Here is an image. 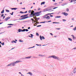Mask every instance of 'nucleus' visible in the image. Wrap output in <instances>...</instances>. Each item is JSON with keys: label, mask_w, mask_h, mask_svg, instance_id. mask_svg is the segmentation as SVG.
<instances>
[{"label": "nucleus", "mask_w": 76, "mask_h": 76, "mask_svg": "<svg viewBox=\"0 0 76 76\" xmlns=\"http://www.w3.org/2000/svg\"><path fill=\"white\" fill-rule=\"evenodd\" d=\"M48 58H54V59L57 60H58V61H60V58L59 57L56 56L55 55L50 56L48 57Z\"/></svg>", "instance_id": "nucleus-1"}, {"label": "nucleus", "mask_w": 76, "mask_h": 76, "mask_svg": "<svg viewBox=\"0 0 76 76\" xmlns=\"http://www.w3.org/2000/svg\"><path fill=\"white\" fill-rule=\"evenodd\" d=\"M20 62H22V61H14L13 62L11 63V65L12 66H15V64L18 63H20Z\"/></svg>", "instance_id": "nucleus-2"}, {"label": "nucleus", "mask_w": 76, "mask_h": 76, "mask_svg": "<svg viewBox=\"0 0 76 76\" xmlns=\"http://www.w3.org/2000/svg\"><path fill=\"white\" fill-rule=\"evenodd\" d=\"M53 13H52L51 14H48L46 15L44 17V18H45L47 19H50V16H48L47 15H50V14H53Z\"/></svg>", "instance_id": "nucleus-3"}, {"label": "nucleus", "mask_w": 76, "mask_h": 76, "mask_svg": "<svg viewBox=\"0 0 76 76\" xmlns=\"http://www.w3.org/2000/svg\"><path fill=\"white\" fill-rule=\"evenodd\" d=\"M41 13V11H40L39 12H37L35 13V15H36L33 18H34V19H35L36 18V16H39V14H40V13Z\"/></svg>", "instance_id": "nucleus-4"}, {"label": "nucleus", "mask_w": 76, "mask_h": 76, "mask_svg": "<svg viewBox=\"0 0 76 76\" xmlns=\"http://www.w3.org/2000/svg\"><path fill=\"white\" fill-rule=\"evenodd\" d=\"M35 13H34V11H32L31 14L29 15V16H34L35 15Z\"/></svg>", "instance_id": "nucleus-5"}, {"label": "nucleus", "mask_w": 76, "mask_h": 76, "mask_svg": "<svg viewBox=\"0 0 76 76\" xmlns=\"http://www.w3.org/2000/svg\"><path fill=\"white\" fill-rule=\"evenodd\" d=\"M37 19L39 20V18H37L35 19V24H38V23H39V22H38V20H37Z\"/></svg>", "instance_id": "nucleus-6"}, {"label": "nucleus", "mask_w": 76, "mask_h": 76, "mask_svg": "<svg viewBox=\"0 0 76 76\" xmlns=\"http://www.w3.org/2000/svg\"><path fill=\"white\" fill-rule=\"evenodd\" d=\"M62 14H63V15H64L65 16H67V15H68V14L67 13L65 12H62Z\"/></svg>", "instance_id": "nucleus-7"}, {"label": "nucleus", "mask_w": 76, "mask_h": 76, "mask_svg": "<svg viewBox=\"0 0 76 76\" xmlns=\"http://www.w3.org/2000/svg\"><path fill=\"white\" fill-rule=\"evenodd\" d=\"M40 38L41 40H42V38L44 39H45V38H44V37L43 36H42H42H40Z\"/></svg>", "instance_id": "nucleus-8"}, {"label": "nucleus", "mask_w": 76, "mask_h": 76, "mask_svg": "<svg viewBox=\"0 0 76 76\" xmlns=\"http://www.w3.org/2000/svg\"><path fill=\"white\" fill-rule=\"evenodd\" d=\"M10 18V17H8L7 18H6L5 19V21H7V20H9V19Z\"/></svg>", "instance_id": "nucleus-9"}, {"label": "nucleus", "mask_w": 76, "mask_h": 76, "mask_svg": "<svg viewBox=\"0 0 76 76\" xmlns=\"http://www.w3.org/2000/svg\"><path fill=\"white\" fill-rule=\"evenodd\" d=\"M27 74H29L30 76H32V73L31 72H29L27 73Z\"/></svg>", "instance_id": "nucleus-10"}, {"label": "nucleus", "mask_w": 76, "mask_h": 76, "mask_svg": "<svg viewBox=\"0 0 76 76\" xmlns=\"http://www.w3.org/2000/svg\"><path fill=\"white\" fill-rule=\"evenodd\" d=\"M31 56H28V57H25V58L26 59V58H27V59L31 58Z\"/></svg>", "instance_id": "nucleus-11"}, {"label": "nucleus", "mask_w": 76, "mask_h": 76, "mask_svg": "<svg viewBox=\"0 0 76 76\" xmlns=\"http://www.w3.org/2000/svg\"><path fill=\"white\" fill-rule=\"evenodd\" d=\"M30 35H31V36H28V37H30V38H33V36H34L33 35H32V34H30Z\"/></svg>", "instance_id": "nucleus-12"}, {"label": "nucleus", "mask_w": 76, "mask_h": 76, "mask_svg": "<svg viewBox=\"0 0 76 76\" xmlns=\"http://www.w3.org/2000/svg\"><path fill=\"white\" fill-rule=\"evenodd\" d=\"M73 73H76V69L75 68L74 69V71H73Z\"/></svg>", "instance_id": "nucleus-13"}, {"label": "nucleus", "mask_w": 76, "mask_h": 76, "mask_svg": "<svg viewBox=\"0 0 76 76\" xmlns=\"http://www.w3.org/2000/svg\"><path fill=\"white\" fill-rule=\"evenodd\" d=\"M7 67H8V66H12V64L11 63L9 64H8L7 66Z\"/></svg>", "instance_id": "nucleus-14"}, {"label": "nucleus", "mask_w": 76, "mask_h": 76, "mask_svg": "<svg viewBox=\"0 0 76 76\" xmlns=\"http://www.w3.org/2000/svg\"><path fill=\"white\" fill-rule=\"evenodd\" d=\"M61 18V16H56L55 17V18Z\"/></svg>", "instance_id": "nucleus-15"}, {"label": "nucleus", "mask_w": 76, "mask_h": 76, "mask_svg": "<svg viewBox=\"0 0 76 76\" xmlns=\"http://www.w3.org/2000/svg\"><path fill=\"white\" fill-rule=\"evenodd\" d=\"M68 40H69V41H72V39L70 38H68Z\"/></svg>", "instance_id": "nucleus-16"}, {"label": "nucleus", "mask_w": 76, "mask_h": 76, "mask_svg": "<svg viewBox=\"0 0 76 76\" xmlns=\"http://www.w3.org/2000/svg\"><path fill=\"white\" fill-rule=\"evenodd\" d=\"M11 9L12 10H16V9H18V8H11Z\"/></svg>", "instance_id": "nucleus-17"}, {"label": "nucleus", "mask_w": 76, "mask_h": 76, "mask_svg": "<svg viewBox=\"0 0 76 76\" xmlns=\"http://www.w3.org/2000/svg\"><path fill=\"white\" fill-rule=\"evenodd\" d=\"M31 20H32V22H33V21L34 22V23H35V24H35V20H33V19H32V18H31Z\"/></svg>", "instance_id": "nucleus-18"}, {"label": "nucleus", "mask_w": 76, "mask_h": 76, "mask_svg": "<svg viewBox=\"0 0 76 76\" xmlns=\"http://www.w3.org/2000/svg\"><path fill=\"white\" fill-rule=\"evenodd\" d=\"M45 2H42L41 3V5H42V4H45Z\"/></svg>", "instance_id": "nucleus-19"}, {"label": "nucleus", "mask_w": 76, "mask_h": 76, "mask_svg": "<svg viewBox=\"0 0 76 76\" xmlns=\"http://www.w3.org/2000/svg\"><path fill=\"white\" fill-rule=\"evenodd\" d=\"M18 31L19 32H21V29H19L18 30Z\"/></svg>", "instance_id": "nucleus-20"}, {"label": "nucleus", "mask_w": 76, "mask_h": 76, "mask_svg": "<svg viewBox=\"0 0 76 76\" xmlns=\"http://www.w3.org/2000/svg\"><path fill=\"white\" fill-rule=\"evenodd\" d=\"M72 37L73 38V39H75V36H74V35H71Z\"/></svg>", "instance_id": "nucleus-21"}, {"label": "nucleus", "mask_w": 76, "mask_h": 76, "mask_svg": "<svg viewBox=\"0 0 76 76\" xmlns=\"http://www.w3.org/2000/svg\"><path fill=\"white\" fill-rule=\"evenodd\" d=\"M19 42H23V40H21L20 39L19 40Z\"/></svg>", "instance_id": "nucleus-22"}, {"label": "nucleus", "mask_w": 76, "mask_h": 76, "mask_svg": "<svg viewBox=\"0 0 76 76\" xmlns=\"http://www.w3.org/2000/svg\"><path fill=\"white\" fill-rule=\"evenodd\" d=\"M73 30L74 31H76V26L75 27V28H73Z\"/></svg>", "instance_id": "nucleus-23"}, {"label": "nucleus", "mask_w": 76, "mask_h": 76, "mask_svg": "<svg viewBox=\"0 0 76 76\" xmlns=\"http://www.w3.org/2000/svg\"><path fill=\"white\" fill-rule=\"evenodd\" d=\"M49 10H48V9H46L45 11H44V12H45L46 11H49Z\"/></svg>", "instance_id": "nucleus-24"}, {"label": "nucleus", "mask_w": 76, "mask_h": 76, "mask_svg": "<svg viewBox=\"0 0 76 76\" xmlns=\"http://www.w3.org/2000/svg\"><path fill=\"white\" fill-rule=\"evenodd\" d=\"M29 18V17L27 16V17H26L24 18V19H26V18Z\"/></svg>", "instance_id": "nucleus-25"}, {"label": "nucleus", "mask_w": 76, "mask_h": 76, "mask_svg": "<svg viewBox=\"0 0 76 76\" xmlns=\"http://www.w3.org/2000/svg\"><path fill=\"white\" fill-rule=\"evenodd\" d=\"M4 10H3L1 12V13H4Z\"/></svg>", "instance_id": "nucleus-26"}, {"label": "nucleus", "mask_w": 76, "mask_h": 76, "mask_svg": "<svg viewBox=\"0 0 76 76\" xmlns=\"http://www.w3.org/2000/svg\"><path fill=\"white\" fill-rule=\"evenodd\" d=\"M19 20H23V19H24V18H19Z\"/></svg>", "instance_id": "nucleus-27"}, {"label": "nucleus", "mask_w": 76, "mask_h": 76, "mask_svg": "<svg viewBox=\"0 0 76 76\" xmlns=\"http://www.w3.org/2000/svg\"><path fill=\"white\" fill-rule=\"evenodd\" d=\"M6 12H9V10H6Z\"/></svg>", "instance_id": "nucleus-28"}, {"label": "nucleus", "mask_w": 76, "mask_h": 76, "mask_svg": "<svg viewBox=\"0 0 76 76\" xmlns=\"http://www.w3.org/2000/svg\"><path fill=\"white\" fill-rule=\"evenodd\" d=\"M31 12H32V10H29V11H28V12L29 13H31Z\"/></svg>", "instance_id": "nucleus-29"}, {"label": "nucleus", "mask_w": 76, "mask_h": 76, "mask_svg": "<svg viewBox=\"0 0 76 76\" xmlns=\"http://www.w3.org/2000/svg\"><path fill=\"white\" fill-rule=\"evenodd\" d=\"M59 23L53 22V23Z\"/></svg>", "instance_id": "nucleus-30"}, {"label": "nucleus", "mask_w": 76, "mask_h": 76, "mask_svg": "<svg viewBox=\"0 0 76 76\" xmlns=\"http://www.w3.org/2000/svg\"><path fill=\"white\" fill-rule=\"evenodd\" d=\"M25 17V16L24 15H22L21 17H20V18H23Z\"/></svg>", "instance_id": "nucleus-31"}, {"label": "nucleus", "mask_w": 76, "mask_h": 76, "mask_svg": "<svg viewBox=\"0 0 76 76\" xmlns=\"http://www.w3.org/2000/svg\"><path fill=\"white\" fill-rule=\"evenodd\" d=\"M62 20L63 21V22H65V21H66V20L64 19Z\"/></svg>", "instance_id": "nucleus-32"}, {"label": "nucleus", "mask_w": 76, "mask_h": 76, "mask_svg": "<svg viewBox=\"0 0 76 76\" xmlns=\"http://www.w3.org/2000/svg\"><path fill=\"white\" fill-rule=\"evenodd\" d=\"M25 31H26V32H27L29 30H28V29H25Z\"/></svg>", "instance_id": "nucleus-33"}, {"label": "nucleus", "mask_w": 76, "mask_h": 76, "mask_svg": "<svg viewBox=\"0 0 76 76\" xmlns=\"http://www.w3.org/2000/svg\"><path fill=\"white\" fill-rule=\"evenodd\" d=\"M13 24H8V25H13Z\"/></svg>", "instance_id": "nucleus-34"}, {"label": "nucleus", "mask_w": 76, "mask_h": 76, "mask_svg": "<svg viewBox=\"0 0 76 76\" xmlns=\"http://www.w3.org/2000/svg\"><path fill=\"white\" fill-rule=\"evenodd\" d=\"M28 14H26V15H24V17L25 16H28Z\"/></svg>", "instance_id": "nucleus-35"}, {"label": "nucleus", "mask_w": 76, "mask_h": 76, "mask_svg": "<svg viewBox=\"0 0 76 76\" xmlns=\"http://www.w3.org/2000/svg\"><path fill=\"white\" fill-rule=\"evenodd\" d=\"M40 23H45V22H40Z\"/></svg>", "instance_id": "nucleus-36"}, {"label": "nucleus", "mask_w": 76, "mask_h": 76, "mask_svg": "<svg viewBox=\"0 0 76 76\" xmlns=\"http://www.w3.org/2000/svg\"><path fill=\"white\" fill-rule=\"evenodd\" d=\"M36 35H39V34H38V33H36Z\"/></svg>", "instance_id": "nucleus-37"}, {"label": "nucleus", "mask_w": 76, "mask_h": 76, "mask_svg": "<svg viewBox=\"0 0 76 76\" xmlns=\"http://www.w3.org/2000/svg\"><path fill=\"white\" fill-rule=\"evenodd\" d=\"M57 7H55L53 8V9H56V8H57Z\"/></svg>", "instance_id": "nucleus-38"}, {"label": "nucleus", "mask_w": 76, "mask_h": 76, "mask_svg": "<svg viewBox=\"0 0 76 76\" xmlns=\"http://www.w3.org/2000/svg\"><path fill=\"white\" fill-rule=\"evenodd\" d=\"M60 28H56V29H58V30H60Z\"/></svg>", "instance_id": "nucleus-39"}, {"label": "nucleus", "mask_w": 76, "mask_h": 76, "mask_svg": "<svg viewBox=\"0 0 76 76\" xmlns=\"http://www.w3.org/2000/svg\"><path fill=\"white\" fill-rule=\"evenodd\" d=\"M2 45H4V43L3 42L2 44Z\"/></svg>", "instance_id": "nucleus-40"}, {"label": "nucleus", "mask_w": 76, "mask_h": 76, "mask_svg": "<svg viewBox=\"0 0 76 76\" xmlns=\"http://www.w3.org/2000/svg\"><path fill=\"white\" fill-rule=\"evenodd\" d=\"M34 47H35V46H33V47H31L30 48H34Z\"/></svg>", "instance_id": "nucleus-41"}, {"label": "nucleus", "mask_w": 76, "mask_h": 76, "mask_svg": "<svg viewBox=\"0 0 76 76\" xmlns=\"http://www.w3.org/2000/svg\"><path fill=\"white\" fill-rule=\"evenodd\" d=\"M5 16H4L3 17V19H4L5 18Z\"/></svg>", "instance_id": "nucleus-42"}, {"label": "nucleus", "mask_w": 76, "mask_h": 76, "mask_svg": "<svg viewBox=\"0 0 76 76\" xmlns=\"http://www.w3.org/2000/svg\"><path fill=\"white\" fill-rule=\"evenodd\" d=\"M39 26H41V25H39L37 26V27H39Z\"/></svg>", "instance_id": "nucleus-43"}, {"label": "nucleus", "mask_w": 76, "mask_h": 76, "mask_svg": "<svg viewBox=\"0 0 76 76\" xmlns=\"http://www.w3.org/2000/svg\"><path fill=\"white\" fill-rule=\"evenodd\" d=\"M62 6H64V4H63L61 5Z\"/></svg>", "instance_id": "nucleus-44"}, {"label": "nucleus", "mask_w": 76, "mask_h": 76, "mask_svg": "<svg viewBox=\"0 0 76 76\" xmlns=\"http://www.w3.org/2000/svg\"><path fill=\"white\" fill-rule=\"evenodd\" d=\"M4 16V14H2L1 15V17H3Z\"/></svg>", "instance_id": "nucleus-45"}, {"label": "nucleus", "mask_w": 76, "mask_h": 76, "mask_svg": "<svg viewBox=\"0 0 76 76\" xmlns=\"http://www.w3.org/2000/svg\"><path fill=\"white\" fill-rule=\"evenodd\" d=\"M66 11H67V12H68V11H69V9L67 8L66 9Z\"/></svg>", "instance_id": "nucleus-46"}, {"label": "nucleus", "mask_w": 76, "mask_h": 76, "mask_svg": "<svg viewBox=\"0 0 76 76\" xmlns=\"http://www.w3.org/2000/svg\"><path fill=\"white\" fill-rule=\"evenodd\" d=\"M40 9H40V8H38V10H40Z\"/></svg>", "instance_id": "nucleus-47"}, {"label": "nucleus", "mask_w": 76, "mask_h": 76, "mask_svg": "<svg viewBox=\"0 0 76 76\" xmlns=\"http://www.w3.org/2000/svg\"><path fill=\"white\" fill-rule=\"evenodd\" d=\"M20 13H23V12H22V11H20Z\"/></svg>", "instance_id": "nucleus-48"}, {"label": "nucleus", "mask_w": 76, "mask_h": 76, "mask_svg": "<svg viewBox=\"0 0 76 76\" xmlns=\"http://www.w3.org/2000/svg\"><path fill=\"white\" fill-rule=\"evenodd\" d=\"M25 29H23V32H25Z\"/></svg>", "instance_id": "nucleus-49"}, {"label": "nucleus", "mask_w": 76, "mask_h": 76, "mask_svg": "<svg viewBox=\"0 0 76 76\" xmlns=\"http://www.w3.org/2000/svg\"><path fill=\"white\" fill-rule=\"evenodd\" d=\"M11 27H12V26H8V28H10Z\"/></svg>", "instance_id": "nucleus-50"}, {"label": "nucleus", "mask_w": 76, "mask_h": 76, "mask_svg": "<svg viewBox=\"0 0 76 76\" xmlns=\"http://www.w3.org/2000/svg\"><path fill=\"white\" fill-rule=\"evenodd\" d=\"M36 45H37V46H39V45H38L37 44H36Z\"/></svg>", "instance_id": "nucleus-51"}, {"label": "nucleus", "mask_w": 76, "mask_h": 76, "mask_svg": "<svg viewBox=\"0 0 76 76\" xmlns=\"http://www.w3.org/2000/svg\"><path fill=\"white\" fill-rule=\"evenodd\" d=\"M64 5H66L67 4V3H64Z\"/></svg>", "instance_id": "nucleus-52"}, {"label": "nucleus", "mask_w": 76, "mask_h": 76, "mask_svg": "<svg viewBox=\"0 0 76 76\" xmlns=\"http://www.w3.org/2000/svg\"><path fill=\"white\" fill-rule=\"evenodd\" d=\"M50 35H52L53 36V34L52 33H50Z\"/></svg>", "instance_id": "nucleus-53"}, {"label": "nucleus", "mask_w": 76, "mask_h": 76, "mask_svg": "<svg viewBox=\"0 0 76 76\" xmlns=\"http://www.w3.org/2000/svg\"><path fill=\"white\" fill-rule=\"evenodd\" d=\"M30 27H29L28 28V29H30Z\"/></svg>", "instance_id": "nucleus-54"}, {"label": "nucleus", "mask_w": 76, "mask_h": 76, "mask_svg": "<svg viewBox=\"0 0 76 76\" xmlns=\"http://www.w3.org/2000/svg\"><path fill=\"white\" fill-rule=\"evenodd\" d=\"M20 4H22V2H21L20 3Z\"/></svg>", "instance_id": "nucleus-55"}, {"label": "nucleus", "mask_w": 76, "mask_h": 76, "mask_svg": "<svg viewBox=\"0 0 76 76\" xmlns=\"http://www.w3.org/2000/svg\"><path fill=\"white\" fill-rule=\"evenodd\" d=\"M72 20H74V18H72Z\"/></svg>", "instance_id": "nucleus-56"}, {"label": "nucleus", "mask_w": 76, "mask_h": 76, "mask_svg": "<svg viewBox=\"0 0 76 76\" xmlns=\"http://www.w3.org/2000/svg\"><path fill=\"white\" fill-rule=\"evenodd\" d=\"M53 1H54V2H55L56 1L55 0H52Z\"/></svg>", "instance_id": "nucleus-57"}, {"label": "nucleus", "mask_w": 76, "mask_h": 76, "mask_svg": "<svg viewBox=\"0 0 76 76\" xmlns=\"http://www.w3.org/2000/svg\"><path fill=\"white\" fill-rule=\"evenodd\" d=\"M50 17H53V15H50Z\"/></svg>", "instance_id": "nucleus-58"}, {"label": "nucleus", "mask_w": 76, "mask_h": 76, "mask_svg": "<svg viewBox=\"0 0 76 76\" xmlns=\"http://www.w3.org/2000/svg\"><path fill=\"white\" fill-rule=\"evenodd\" d=\"M73 49H74V50H76V48H73Z\"/></svg>", "instance_id": "nucleus-59"}, {"label": "nucleus", "mask_w": 76, "mask_h": 76, "mask_svg": "<svg viewBox=\"0 0 76 76\" xmlns=\"http://www.w3.org/2000/svg\"><path fill=\"white\" fill-rule=\"evenodd\" d=\"M39 56H42V55H40V54L39 55Z\"/></svg>", "instance_id": "nucleus-60"}, {"label": "nucleus", "mask_w": 76, "mask_h": 76, "mask_svg": "<svg viewBox=\"0 0 76 76\" xmlns=\"http://www.w3.org/2000/svg\"><path fill=\"white\" fill-rule=\"evenodd\" d=\"M14 42H15V43H16V42L15 41H14Z\"/></svg>", "instance_id": "nucleus-61"}, {"label": "nucleus", "mask_w": 76, "mask_h": 76, "mask_svg": "<svg viewBox=\"0 0 76 76\" xmlns=\"http://www.w3.org/2000/svg\"><path fill=\"white\" fill-rule=\"evenodd\" d=\"M51 22V21H48V22Z\"/></svg>", "instance_id": "nucleus-62"}, {"label": "nucleus", "mask_w": 76, "mask_h": 76, "mask_svg": "<svg viewBox=\"0 0 76 76\" xmlns=\"http://www.w3.org/2000/svg\"><path fill=\"white\" fill-rule=\"evenodd\" d=\"M22 9H24V10H25V8H22Z\"/></svg>", "instance_id": "nucleus-63"}, {"label": "nucleus", "mask_w": 76, "mask_h": 76, "mask_svg": "<svg viewBox=\"0 0 76 76\" xmlns=\"http://www.w3.org/2000/svg\"><path fill=\"white\" fill-rule=\"evenodd\" d=\"M27 13V11H26L25 12V13Z\"/></svg>", "instance_id": "nucleus-64"}]
</instances>
